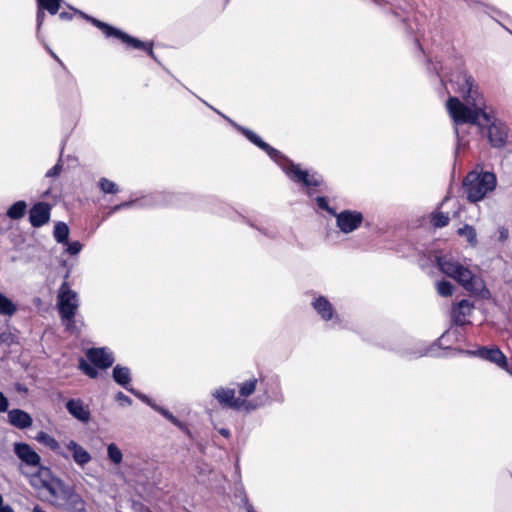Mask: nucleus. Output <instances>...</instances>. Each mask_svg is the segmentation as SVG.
<instances>
[{"mask_svg": "<svg viewBox=\"0 0 512 512\" xmlns=\"http://www.w3.org/2000/svg\"><path fill=\"white\" fill-rule=\"evenodd\" d=\"M457 91L461 93L466 101L462 103L456 97L447 100L446 107L450 117L456 125L473 124L477 126L488 125V139L494 147H501L507 139V129L501 123H490L489 115L484 111L482 97L474 89V81L471 76L465 73L457 76Z\"/></svg>", "mask_w": 512, "mask_h": 512, "instance_id": "nucleus-1", "label": "nucleus"}, {"mask_svg": "<svg viewBox=\"0 0 512 512\" xmlns=\"http://www.w3.org/2000/svg\"><path fill=\"white\" fill-rule=\"evenodd\" d=\"M497 179L491 172L471 171L463 180V190L470 202H478L493 192Z\"/></svg>", "mask_w": 512, "mask_h": 512, "instance_id": "nucleus-2", "label": "nucleus"}, {"mask_svg": "<svg viewBox=\"0 0 512 512\" xmlns=\"http://www.w3.org/2000/svg\"><path fill=\"white\" fill-rule=\"evenodd\" d=\"M437 263L444 274L456 280L466 290L475 292L482 287L480 279L457 261L447 257H439Z\"/></svg>", "mask_w": 512, "mask_h": 512, "instance_id": "nucleus-3", "label": "nucleus"}, {"mask_svg": "<svg viewBox=\"0 0 512 512\" xmlns=\"http://www.w3.org/2000/svg\"><path fill=\"white\" fill-rule=\"evenodd\" d=\"M57 306L62 321L66 322L67 329H71L74 326V317L79 303L77 293L70 288L66 281L59 288Z\"/></svg>", "mask_w": 512, "mask_h": 512, "instance_id": "nucleus-4", "label": "nucleus"}, {"mask_svg": "<svg viewBox=\"0 0 512 512\" xmlns=\"http://www.w3.org/2000/svg\"><path fill=\"white\" fill-rule=\"evenodd\" d=\"M85 19L90 21L93 25H95L97 28L102 30V32L107 37H116L120 39L123 43H126L128 46H131L135 49H143L148 52L149 55L153 56V50L152 45L144 43L136 38L131 37L130 35L122 32L121 30L114 28L107 23H104L98 19H95L93 17H90L82 12H79Z\"/></svg>", "mask_w": 512, "mask_h": 512, "instance_id": "nucleus-5", "label": "nucleus"}, {"mask_svg": "<svg viewBox=\"0 0 512 512\" xmlns=\"http://www.w3.org/2000/svg\"><path fill=\"white\" fill-rule=\"evenodd\" d=\"M283 170L291 179L299 181L307 187H316L321 184V180L315 174H309L308 171L302 170L299 165L294 163H289Z\"/></svg>", "mask_w": 512, "mask_h": 512, "instance_id": "nucleus-6", "label": "nucleus"}, {"mask_svg": "<svg viewBox=\"0 0 512 512\" xmlns=\"http://www.w3.org/2000/svg\"><path fill=\"white\" fill-rule=\"evenodd\" d=\"M362 219L360 212L346 210L337 215V225L342 232L350 233L359 227Z\"/></svg>", "mask_w": 512, "mask_h": 512, "instance_id": "nucleus-7", "label": "nucleus"}, {"mask_svg": "<svg viewBox=\"0 0 512 512\" xmlns=\"http://www.w3.org/2000/svg\"><path fill=\"white\" fill-rule=\"evenodd\" d=\"M212 396L217 399V401L226 407L232 409L241 408L245 401L239 398H235V390L234 389H226L223 387L217 388L213 391Z\"/></svg>", "mask_w": 512, "mask_h": 512, "instance_id": "nucleus-8", "label": "nucleus"}, {"mask_svg": "<svg viewBox=\"0 0 512 512\" xmlns=\"http://www.w3.org/2000/svg\"><path fill=\"white\" fill-rule=\"evenodd\" d=\"M86 355L95 366L101 369L110 367L114 362L112 353L106 348H91Z\"/></svg>", "mask_w": 512, "mask_h": 512, "instance_id": "nucleus-9", "label": "nucleus"}, {"mask_svg": "<svg viewBox=\"0 0 512 512\" xmlns=\"http://www.w3.org/2000/svg\"><path fill=\"white\" fill-rule=\"evenodd\" d=\"M14 452L28 466L38 467L40 465V456L28 444L15 443Z\"/></svg>", "mask_w": 512, "mask_h": 512, "instance_id": "nucleus-10", "label": "nucleus"}, {"mask_svg": "<svg viewBox=\"0 0 512 512\" xmlns=\"http://www.w3.org/2000/svg\"><path fill=\"white\" fill-rule=\"evenodd\" d=\"M58 507L65 508L69 512H85L86 503L83 498L70 487Z\"/></svg>", "mask_w": 512, "mask_h": 512, "instance_id": "nucleus-11", "label": "nucleus"}, {"mask_svg": "<svg viewBox=\"0 0 512 512\" xmlns=\"http://www.w3.org/2000/svg\"><path fill=\"white\" fill-rule=\"evenodd\" d=\"M30 223L33 227H41L50 219V206L47 203L39 202L30 210Z\"/></svg>", "mask_w": 512, "mask_h": 512, "instance_id": "nucleus-12", "label": "nucleus"}, {"mask_svg": "<svg viewBox=\"0 0 512 512\" xmlns=\"http://www.w3.org/2000/svg\"><path fill=\"white\" fill-rule=\"evenodd\" d=\"M477 355L485 360L495 363L501 368H507V359L505 355L497 347H482L477 351Z\"/></svg>", "mask_w": 512, "mask_h": 512, "instance_id": "nucleus-13", "label": "nucleus"}, {"mask_svg": "<svg viewBox=\"0 0 512 512\" xmlns=\"http://www.w3.org/2000/svg\"><path fill=\"white\" fill-rule=\"evenodd\" d=\"M69 488L70 487L67 486L61 479L56 478L46 486L45 490H47L50 496L53 498L52 504L58 507L61 501L64 499V496Z\"/></svg>", "mask_w": 512, "mask_h": 512, "instance_id": "nucleus-14", "label": "nucleus"}, {"mask_svg": "<svg viewBox=\"0 0 512 512\" xmlns=\"http://www.w3.org/2000/svg\"><path fill=\"white\" fill-rule=\"evenodd\" d=\"M68 412L76 419L87 422L90 418V412L87 406L80 399H71L66 403Z\"/></svg>", "mask_w": 512, "mask_h": 512, "instance_id": "nucleus-15", "label": "nucleus"}, {"mask_svg": "<svg viewBox=\"0 0 512 512\" xmlns=\"http://www.w3.org/2000/svg\"><path fill=\"white\" fill-rule=\"evenodd\" d=\"M9 423L19 429H25L32 425L31 416L20 409H13L8 412Z\"/></svg>", "mask_w": 512, "mask_h": 512, "instance_id": "nucleus-16", "label": "nucleus"}, {"mask_svg": "<svg viewBox=\"0 0 512 512\" xmlns=\"http://www.w3.org/2000/svg\"><path fill=\"white\" fill-rule=\"evenodd\" d=\"M473 304L468 300H461L453 308V321L456 325L462 326L466 324V317L472 312Z\"/></svg>", "mask_w": 512, "mask_h": 512, "instance_id": "nucleus-17", "label": "nucleus"}, {"mask_svg": "<svg viewBox=\"0 0 512 512\" xmlns=\"http://www.w3.org/2000/svg\"><path fill=\"white\" fill-rule=\"evenodd\" d=\"M39 469L37 473L33 476L31 480L32 486L37 489H45L47 485H49L52 481H54L57 477L52 475V472L49 468L38 466Z\"/></svg>", "mask_w": 512, "mask_h": 512, "instance_id": "nucleus-18", "label": "nucleus"}, {"mask_svg": "<svg viewBox=\"0 0 512 512\" xmlns=\"http://www.w3.org/2000/svg\"><path fill=\"white\" fill-rule=\"evenodd\" d=\"M113 379L126 390L130 391L136 396H140V393L136 392L133 388L128 387L131 380L129 368L116 365L113 369Z\"/></svg>", "mask_w": 512, "mask_h": 512, "instance_id": "nucleus-19", "label": "nucleus"}, {"mask_svg": "<svg viewBox=\"0 0 512 512\" xmlns=\"http://www.w3.org/2000/svg\"><path fill=\"white\" fill-rule=\"evenodd\" d=\"M67 448L72 452L74 461L81 467L89 463L92 459L91 455L73 440L67 444Z\"/></svg>", "mask_w": 512, "mask_h": 512, "instance_id": "nucleus-20", "label": "nucleus"}, {"mask_svg": "<svg viewBox=\"0 0 512 512\" xmlns=\"http://www.w3.org/2000/svg\"><path fill=\"white\" fill-rule=\"evenodd\" d=\"M240 130L244 133V135L255 145H257L259 148L263 149L267 152V154L273 158L277 159V157L280 155L279 151L272 148L270 145L265 143L257 134L252 132L251 130L240 128Z\"/></svg>", "mask_w": 512, "mask_h": 512, "instance_id": "nucleus-21", "label": "nucleus"}, {"mask_svg": "<svg viewBox=\"0 0 512 512\" xmlns=\"http://www.w3.org/2000/svg\"><path fill=\"white\" fill-rule=\"evenodd\" d=\"M313 307L324 320H329L332 318L333 308L331 303L325 297L317 298L313 302Z\"/></svg>", "mask_w": 512, "mask_h": 512, "instance_id": "nucleus-22", "label": "nucleus"}, {"mask_svg": "<svg viewBox=\"0 0 512 512\" xmlns=\"http://www.w3.org/2000/svg\"><path fill=\"white\" fill-rule=\"evenodd\" d=\"M457 233L459 236L465 237L471 246L475 247L477 245V233L473 226L466 224L459 228Z\"/></svg>", "mask_w": 512, "mask_h": 512, "instance_id": "nucleus-23", "label": "nucleus"}, {"mask_svg": "<svg viewBox=\"0 0 512 512\" xmlns=\"http://www.w3.org/2000/svg\"><path fill=\"white\" fill-rule=\"evenodd\" d=\"M17 311V306L4 294L0 293V314L11 317Z\"/></svg>", "mask_w": 512, "mask_h": 512, "instance_id": "nucleus-24", "label": "nucleus"}, {"mask_svg": "<svg viewBox=\"0 0 512 512\" xmlns=\"http://www.w3.org/2000/svg\"><path fill=\"white\" fill-rule=\"evenodd\" d=\"M55 240L58 243H67L69 236V228L64 222H58L53 231Z\"/></svg>", "mask_w": 512, "mask_h": 512, "instance_id": "nucleus-25", "label": "nucleus"}, {"mask_svg": "<svg viewBox=\"0 0 512 512\" xmlns=\"http://www.w3.org/2000/svg\"><path fill=\"white\" fill-rule=\"evenodd\" d=\"M26 208L24 201H17L8 209L7 216L11 219H20L24 216Z\"/></svg>", "mask_w": 512, "mask_h": 512, "instance_id": "nucleus-26", "label": "nucleus"}, {"mask_svg": "<svg viewBox=\"0 0 512 512\" xmlns=\"http://www.w3.org/2000/svg\"><path fill=\"white\" fill-rule=\"evenodd\" d=\"M107 457L114 465H119L123 460V453L115 443H110L107 445Z\"/></svg>", "mask_w": 512, "mask_h": 512, "instance_id": "nucleus-27", "label": "nucleus"}, {"mask_svg": "<svg viewBox=\"0 0 512 512\" xmlns=\"http://www.w3.org/2000/svg\"><path fill=\"white\" fill-rule=\"evenodd\" d=\"M36 440L53 451H58L60 449L59 443L46 432L40 431L36 436Z\"/></svg>", "mask_w": 512, "mask_h": 512, "instance_id": "nucleus-28", "label": "nucleus"}, {"mask_svg": "<svg viewBox=\"0 0 512 512\" xmlns=\"http://www.w3.org/2000/svg\"><path fill=\"white\" fill-rule=\"evenodd\" d=\"M257 379L252 378L240 385V395L243 397H249L256 390Z\"/></svg>", "mask_w": 512, "mask_h": 512, "instance_id": "nucleus-29", "label": "nucleus"}, {"mask_svg": "<svg viewBox=\"0 0 512 512\" xmlns=\"http://www.w3.org/2000/svg\"><path fill=\"white\" fill-rule=\"evenodd\" d=\"M432 223L436 228H443L449 224V216L443 212H435L431 217Z\"/></svg>", "mask_w": 512, "mask_h": 512, "instance_id": "nucleus-30", "label": "nucleus"}, {"mask_svg": "<svg viewBox=\"0 0 512 512\" xmlns=\"http://www.w3.org/2000/svg\"><path fill=\"white\" fill-rule=\"evenodd\" d=\"M39 6L51 14H56L60 7V0H37Z\"/></svg>", "mask_w": 512, "mask_h": 512, "instance_id": "nucleus-31", "label": "nucleus"}, {"mask_svg": "<svg viewBox=\"0 0 512 512\" xmlns=\"http://www.w3.org/2000/svg\"><path fill=\"white\" fill-rule=\"evenodd\" d=\"M437 292L439 295L443 297H448L453 294L454 287L453 285L448 281H440L436 285Z\"/></svg>", "mask_w": 512, "mask_h": 512, "instance_id": "nucleus-32", "label": "nucleus"}, {"mask_svg": "<svg viewBox=\"0 0 512 512\" xmlns=\"http://www.w3.org/2000/svg\"><path fill=\"white\" fill-rule=\"evenodd\" d=\"M99 186L104 193L115 194L118 192V186L116 183L108 180L107 178H101L99 181Z\"/></svg>", "mask_w": 512, "mask_h": 512, "instance_id": "nucleus-33", "label": "nucleus"}, {"mask_svg": "<svg viewBox=\"0 0 512 512\" xmlns=\"http://www.w3.org/2000/svg\"><path fill=\"white\" fill-rule=\"evenodd\" d=\"M152 407L158 411L159 413H161L166 419H168L171 423H173L174 425L178 426L179 428H183V423L180 422L174 415H172L168 410L162 408V407H159V406H156V405H152Z\"/></svg>", "mask_w": 512, "mask_h": 512, "instance_id": "nucleus-34", "label": "nucleus"}, {"mask_svg": "<svg viewBox=\"0 0 512 512\" xmlns=\"http://www.w3.org/2000/svg\"><path fill=\"white\" fill-rule=\"evenodd\" d=\"M79 367L90 378L98 376V371L83 359L80 360Z\"/></svg>", "mask_w": 512, "mask_h": 512, "instance_id": "nucleus-35", "label": "nucleus"}, {"mask_svg": "<svg viewBox=\"0 0 512 512\" xmlns=\"http://www.w3.org/2000/svg\"><path fill=\"white\" fill-rule=\"evenodd\" d=\"M67 245H68L67 252L70 253L71 255H75V254L79 253L82 249V245L78 241H74L72 243L67 242Z\"/></svg>", "mask_w": 512, "mask_h": 512, "instance_id": "nucleus-36", "label": "nucleus"}, {"mask_svg": "<svg viewBox=\"0 0 512 512\" xmlns=\"http://www.w3.org/2000/svg\"><path fill=\"white\" fill-rule=\"evenodd\" d=\"M61 164L58 162L54 167H52L51 169L48 170V172L46 173V176L47 177H54V176H57L60 174L61 172Z\"/></svg>", "mask_w": 512, "mask_h": 512, "instance_id": "nucleus-37", "label": "nucleus"}, {"mask_svg": "<svg viewBox=\"0 0 512 512\" xmlns=\"http://www.w3.org/2000/svg\"><path fill=\"white\" fill-rule=\"evenodd\" d=\"M317 204L320 208L327 210L331 214H335V212L329 208L327 201L324 197H318L317 198Z\"/></svg>", "mask_w": 512, "mask_h": 512, "instance_id": "nucleus-38", "label": "nucleus"}, {"mask_svg": "<svg viewBox=\"0 0 512 512\" xmlns=\"http://www.w3.org/2000/svg\"><path fill=\"white\" fill-rule=\"evenodd\" d=\"M8 399L0 392V412H5L8 409Z\"/></svg>", "mask_w": 512, "mask_h": 512, "instance_id": "nucleus-39", "label": "nucleus"}, {"mask_svg": "<svg viewBox=\"0 0 512 512\" xmlns=\"http://www.w3.org/2000/svg\"><path fill=\"white\" fill-rule=\"evenodd\" d=\"M116 399L122 403H126L128 405H130L132 403L131 399L126 396L125 394H123L122 392H118L117 395H116Z\"/></svg>", "mask_w": 512, "mask_h": 512, "instance_id": "nucleus-40", "label": "nucleus"}, {"mask_svg": "<svg viewBox=\"0 0 512 512\" xmlns=\"http://www.w3.org/2000/svg\"><path fill=\"white\" fill-rule=\"evenodd\" d=\"M44 17H45L44 11L39 9L38 12H37V25H38V28L42 25V23L44 21Z\"/></svg>", "mask_w": 512, "mask_h": 512, "instance_id": "nucleus-41", "label": "nucleus"}, {"mask_svg": "<svg viewBox=\"0 0 512 512\" xmlns=\"http://www.w3.org/2000/svg\"><path fill=\"white\" fill-rule=\"evenodd\" d=\"M0 512H14L13 508L9 505H1Z\"/></svg>", "mask_w": 512, "mask_h": 512, "instance_id": "nucleus-42", "label": "nucleus"}, {"mask_svg": "<svg viewBox=\"0 0 512 512\" xmlns=\"http://www.w3.org/2000/svg\"><path fill=\"white\" fill-rule=\"evenodd\" d=\"M59 17H60L61 19H63V20H69V19H71V14H70V13H68V12H61V13L59 14Z\"/></svg>", "mask_w": 512, "mask_h": 512, "instance_id": "nucleus-43", "label": "nucleus"}, {"mask_svg": "<svg viewBox=\"0 0 512 512\" xmlns=\"http://www.w3.org/2000/svg\"><path fill=\"white\" fill-rule=\"evenodd\" d=\"M132 204H133V202H125V203H122V204H120V205L115 206V207H114V210H119V209H121V208H123V207H129V206H131Z\"/></svg>", "mask_w": 512, "mask_h": 512, "instance_id": "nucleus-44", "label": "nucleus"}, {"mask_svg": "<svg viewBox=\"0 0 512 512\" xmlns=\"http://www.w3.org/2000/svg\"><path fill=\"white\" fill-rule=\"evenodd\" d=\"M507 237H508V231L506 229H501L500 230V239L505 240V239H507Z\"/></svg>", "mask_w": 512, "mask_h": 512, "instance_id": "nucleus-45", "label": "nucleus"}, {"mask_svg": "<svg viewBox=\"0 0 512 512\" xmlns=\"http://www.w3.org/2000/svg\"><path fill=\"white\" fill-rule=\"evenodd\" d=\"M220 434L223 435L224 437H229L230 436V432L229 430L227 429H220L219 430Z\"/></svg>", "mask_w": 512, "mask_h": 512, "instance_id": "nucleus-46", "label": "nucleus"}, {"mask_svg": "<svg viewBox=\"0 0 512 512\" xmlns=\"http://www.w3.org/2000/svg\"><path fill=\"white\" fill-rule=\"evenodd\" d=\"M32 512H46V511H44L40 506H35L33 508Z\"/></svg>", "mask_w": 512, "mask_h": 512, "instance_id": "nucleus-47", "label": "nucleus"}, {"mask_svg": "<svg viewBox=\"0 0 512 512\" xmlns=\"http://www.w3.org/2000/svg\"><path fill=\"white\" fill-rule=\"evenodd\" d=\"M138 397H139L140 399H142V400L146 401V402L148 403V405H151V402H149V401H148V399H147V397H146V396H144V395H141V394H140V396H138Z\"/></svg>", "mask_w": 512, "mask_h": 512, "instance_id": "nucleus-48", "label": "nucleus"}, {"mask_svg": "<svg viewBox=\"0 0 512 512\" xmlns=\"http://www.w3.org/2000/svg\"><path fill=\"white\" fill-rule=\"evenodd\" d=\"M51 55H52V57H54L57 61H59V59L57 58V56H56L53 52H51Z\"/></svg>", "mask_w": 512, "mask_h": 512, "instance_id": "nucleus-49", "label": "nucleus"}, {"mask_svg": "<svg viewBox=\"0 0 512 512\" xmlns=\"http://www.w3.org/2000/svg\"><path fill=\"white\" fill-rule=\"evenodd\" d=\"M3 504V497L2 495L0 494V506Z\"/></svg>", "mask_w": 512, "mask_h": 512, "instance_id": "nucleus-50", "label": "nucleus"}]
</instances>
